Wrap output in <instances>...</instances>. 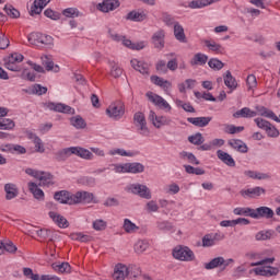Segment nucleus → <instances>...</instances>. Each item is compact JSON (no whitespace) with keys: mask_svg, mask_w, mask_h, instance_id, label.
Returning a JSON list of instances; mask_svg holds the SVG:
<instances>
[{"mask_svg":"<svg viewBox=\"0 0 280 280\" xmlns=\"http://www.w3.org/2000/svg\"><path fill=\"white\" fill-rule=\"evenodd\" d=\"M139 269L137 266H126L124 264H117L114 268L113 279L115 280H126L127 277L137 278L139 275Z\"/></svg>","mask_w":280,"mask_h":280,"instance_id":"f257e3e1","label":"nucleus"},{"mask_svg":"<svg viewBox=\"0 0 280 280\" xmlns=\"http://www.w3.org/2000/svg\"><path fill=\"white\" fill-rule=\"evenodd\" d=\"M116 174H142L145 172V166L139 162L125 163V164H112Z\"/></svg>","mask_w":280,"mask_h":280,"instance_id":"f03ea898","label":"nucleus"},{"mask_svg":"<svg viewBox=\"0 0 280 280\" xmlns=\"http://www.w3.org/2000/svg\"><path fill=\"white\" fill-rule=\"evenodd\" d=\"M106 115L109 117V119H114L115 121H119L121 117H124L126 113V108L124 105V102L116 101L112 103L105 110Z\"/></svg>","mask_w":280,"mask_h":280,"instance_id":"7ed1b4c3","label":"nucleus"},{"mask_svg":"<svg viewBox=\"0 0 280 280\" xmlns=\"http://www.w3.org/2000/svg\"><path fill=\"white\" fill-rule=\"evenodd\" d=\"M173 257L179 261H194L196 259L194 250L183 245H178L173 249Z\"/></svg>","mask_w":280,"mask_h":280,"instance_id":"20e7f679","label":"nucleus"},{"mask_svg":"<svg viewBox=\"0 0 280 280\" xmlns=\"http://www.w3.org/2000/svg\"><path fill=\"white\" fill-rule=\"evenodd\" d=\"M126 191L135 194L136 196H140V198H144V200L152 199V192L150 191V188H148V186L145 185L130 184L126 187Z\"/></svg>","mask_w":280,"mask_h":280,"instance_id":"39448f33","label":"nucleus"},{"mask_svg":"<svg viewBox=\"0 0 280 280\" xmlns=\"http://www.w3.org/2000/svg\"><path fill=\"white\" fill-rule=\"evenodd\" d=\"M24 56L19 52L11 54L7 59H4V67L9 71L19 72L21 71V66H18L20 62H23Z\"/></svg>","mask_w":280,"mask_h":280,"instance_id":"423d86ee","label":"nucleus"},{"mask_svg":"<svg viewBox=\"0 0 280 280\" xmlns=\"http://www.w3.org/2000/svg\"><path fill=\"white\" fill-rule=\"evenodd\" d=\"M135 126L138 127V130L142 137L150 136V129L148 128V121L145 120V115L141 112H137L133 115Z\"/></svg>","mask_w":280,"mask_h":280,"instance_id":"0eeeda50","label":"nucleus"},{"mask_svg":"<svg viewBox=\"0 0 280 280\" xmlns=\"http://www.w3.org/2000/svg\"><path fill=\"white\" fill-rule=\"evenodd\" d=\"M145 96L152 102V104H154V106L160 108V110H165V113H170L172 110V105H170V103H167V101H165L161 95L148 92Z\"/></svg>","mask_w":280,"mask_h":280,"instance_id":"6e6552de","label":"nucleus"},{"mask_svg":"<svg viewBox=\"0 0 280 280\" xmlns=\"http://www.w3.org/2000/svg\"><path fill=\"white\" fill-rule=\"evenodd\" d=\"M95 195L93 192H89L86 190H80L73 194V205H91V202H94Z\"/></svg>","mask_w":280,"mask_h":280,"instance_id":"1a4fd4ad","label":"nucleus"},{"mask_svg":"<svg viewBox=\"0 0 280 280\" xmlns=\"http://www.w3.org/2000/svg\"><path fill=\"white\" fill-rule=\"evenodd\" d=\"M252 215L254 220H260V218H265V220H272V218H275V210L269 207L261 206L254 209V214Z\"/></svg>","mask_w":280,"mask_h":280,"instance_id":"9d476101","label":"nucleus"},{"mask_svg":"<svg viewBox=\"0 0 280 280\" xmlns=\"http://www.w3.org/2000/svg\"><path fill=\"white\" fill-rule=\"evenodd\" d=\"M119 5H121V2H119V0H103L101 3L96 5V10H98V12H103L104 14H106L108 12L117 10Z\"/></svg>","mask_w":280,"mask_h":280,"instance_id":"9b49d317","label":"nucleus"},{"mask_svg":"<svg viewBox=\"0 0 280 280\" xmlns=\"http://www.w3.org/2000/svg\"><path fill=\"white\" fill-rule=\"evenodd\" d=\"M47 108L55 113H63L65 115H75V109L62 103H48Z\"/></svg>","mask_w":280,"mask_h":280,"instance_id":"f8f14e48","label":"nucleus"},{"mask_svg":"<svg viewBox=\"0 0 280 280\" xmlns=\"http://www.w3.org/2000/svg\"><path fill=\"white\" fill-rule=\"evenodd\" d=\"M149 119L152 121L154 128H161L162 126H170L172 124V119L166 116H156V113L150 112Z\"/></svg>","mask_w":280,"mask_h":280,"instance_id":"ddd939ff","label":"nucleus"},{"mask_svg":"<svg viewBox=\"0 0 280 280\" xmlns=\"http://www.w3.org/2000/svg\"><path fill=\"white\" fill-rule=\"evenodd\" d=\"M54 198L61 205H73V194L69 192L68 190L55 192Z\"/></svg>","mask_w":280,"mask_h":280,"instance_id":"4468645a","label":"nucleus"},{"mask_svg":"<svg viewBox=\"0 0 280 280\" xmlns=\"http://www.w3.org/2000/svg\"><path fill=\"white\" fill-rule=\"evenodd\" d=\"M252 272H255L259 277H276V275H279V268L270 266L258 267L253 269Z\"/></svg>","mask_w":280,"mask_h":280,"instance_id":"2eb2a0df","label":"nucleus"},{"mask_svg":"<svg viewBox=\"0 0 280 280\" xmlns=\"http://www.w3.org/2000/svg\"><path fill=\"white\" fill-rule=\"evenodd\" d=\"M8 115V108L0 107V130H12L14 122L12 119L4 118Z\"/></svg>","mask_w":280,"mask_h":280,"instance_id":"dca6fc26","label":"nucleus"},{"mask_svg":"<svg viewBox=\"0 0 280 280\" xmlns=\"http://www.w3.org/2000/svg\"><path fill=\"white\" fill-rule=\"evenodd\" d=\"M26 137L30 139V141H32V143H34L35 152H38L39 154L45 153V144H43V140L37 137L36 133L27 131Z\"/></svg>","mask_w":280,"mask_h":280,"instance_id":"f3484780","label":"nucleus"},{"mask_svg":"<svg viewBox=\"0 0 280 280\" xmlns=\"http://www.w3.org/2000/svg\"><path fill=\"white\" fill-rule=\"evenodd\" d=\"M255 108H256L257 115H260V117H267V119H272L277 124H280L279 116H277V114H275V112H272L261 105H257Z\"/></svg>","mask_w":280,"mask_h":280,"instance_id":"a211bd4d","label":"nucleus"},{"mask_svg":"<svg viewBox=\"0 0 280 280\" xmlns=\"http://www.w3.org/2000/svg\"><path fill=\"white\" fill-rule=\"evenodd\" d=\"M5 200H14L19 197V187L16 184L8 183L4 185Z\"/></svg>","mask_w":280,"mask_h":280,"instance_id":"6ab92c4d","label":"nucleus"},{"mask_svg":"<svg viewBox=\"0 0 280 280\" xmlns=\"http://www.w3.org/2000/svg\"><path fill=\"white\" fill-rule=\"evenodd\" d=\"M152 43L155 49H163L165 47V31H158L152 36Z\"/></svg>","mask_w":280,"mask_h":280,"instance_id":"aec40b11","label":"nucleus"},{"mask_svg":"<svg viewBox=\"0 0 280 280\" xmlns=\"http://www.w3.org/2000/svg\"><path fill=\"white\" fill-rule=\"evenodd\" d=\"M51 0H35L33 2V5L31 7V16H34V14H40V12H43V10H45V8H47V4L50 2Z\"/></svg>","mask_w":280,"mask_h":280,"instance_id":"412c9836","label":"nucleus"},{"mask_svg":"<svg viewBox=\"0 0 280 280\" xmlns=\"http://www.w3.org/2000/svg\"><path fill=\"white\" fill-rule=\"evenodd\" d=\"M49 218H51L52 222L59 226V229H68L69 221L57 212L50 211L48 213Z\"/></svg>","mask_w":280,"mask_h":280,"instance_id":"4be33fe9","label":"nucleus"},{"mask_svg":"<svg viewBox=\"0 0 280 280\" xmlns=\"http://www.w3.org/2000/svg\"><path fill=\"white\" fill-rule=\"evenodd\" d=\"M131 67L142 75H148L150 73V66L143 61H139L137 59H131Z\"/></svg>","mask_w":280,"mask_h":280,"instance_id":"5701e85b","label":"nucleus"},{"mask_svg":"<svg viewBox=\"0 0 280 280\" xmlns=\"http://www.w3.org/2000/svg\"><path fill=\"white\" fill-rule=\"evenodd\" d=\"M72 154L80 156V159H84L85 161L93 160V153L81 147H72Z\"/></svg>","mask_w":280,"mask_h":280,"instance_id":"b1692460","label":"nucleus"},{"mask_svg":"<svg viewBox=\"0 0 280 280\" xmlns=\"http://www.w3.org/2000/svg\"><path fill=\"white\" fill-rule=\"evenodd\" d=\"M211 117H189L187 118V121L189 124H192V126H197V128H205L209 126L211 122Z\"/></svg>","mask_w":280,"mask_h":280,"instance_id":"393cba45","label":"nucleus"},{"mask_svg":"<svg viewBox=\"0 0 280 280\" xmlns=\"http://www.w3.org/2000/svg\"><path fill=\"white\" fill-rule=\"evenodd\" d=\"M217 156L220 161H222V163H224L229 167H235V160L233 159V156H231V154H229L222 150H218Z\"/></svg>","mask_w":280,"mask_h":280,"instance_id":"a878e982","label":"nucleus"},{"mask_svg":"<svg viewBox=\"0 0 280 280\" xmlns=\"http://www.w3.org/2000/svg\"><path fill=\"white\" fill-rule=\"evenodd\" d=\"M233 117H235V119H240V117H243L244 119H250L253 117H257V112L252 110L248 107H243L242 109L234 113Z\"/></svg>","mask_w":280,"mask_h":280,"instance_id":"bb28decb","label":"nucleus"},{"mask_svg":"<svg viewBox=\"0 0 280 280\" xmlns=\"http://www.w3.org/2000/svg\"><path fill=\"white\" fill-rule=\"evenodd\" d=\"M229 145L242 154H246V152H248V145H246L242 140L232 139L229 141Z\"/></svg>","mask_w":280,"mask_h":280,"instance_id":"cd10ccee","label":"nucleus"},{"mask_svg":"<svg viewBox=\"0 0 280 280\" xmlns=\"http://www.w3.org/2000/svg\"><path fill=\"white\" fill-rule=\"evenodd\" d=\"M174 27V36L178 43H187V35H185V28L180 23H175Z\"/></svg>","mask_w":280,"mask_h":280,"instance_id":"c85d7f7f","label":"nucleus"},{"mask_svg":"<svg viewBox=\"0 0 280 280\" xmlns=\"http://www.w3.org/2000/svg\"><path fill=\"white\" fill-rule=\"evenodd\" d=\"M126 21H133L135 23H141V21H145L147 15L143 12L139 11H130L126 16Z\"/></svg>","mask_w":280,"mask_h":280,"instance_id":"c756f323","label":"nucleus"},{"mask_svg":"<svg viewBox=\"0 0 280 280\" xmlns=\"http://www.w3.org/2000/svg\"><path fill=\"white\" fill-rule=\"evenodd\" d=\"M28 189L36 200H45V192L43 191V189L38 188V185H36V183H28Z\"/></svg>","mask_w":280,"mask_h":280,"instance_id":"7c9ffc66","label":"nucleus"},{"mask_svg":"<svg viewBox=\"0 0 280 280\" xmlns=\"http://www.w3.org/2000/svg\"><path fill=\"white\" fill-rule=\"evenodd\" d=\"M37 180H39V185H43L44 187H49L50 185H54V175H51L50 173L39 172Z\"/></svg>","mask_w":280,"mask_h":280,"instance_id":"2f4dec72","label":"nucleus"},{"mask_svg":"<svg viewBox=\"0 0 280 280\" xmlns=\"http://www.w3.org/2000/svg\"><path fill=\"white\" fill-rule=\"evenodd\" d=\"M42 65L46 68V71H54V73L60 72V67L54 65V61L48 56L42 57Z\"/></svg>","mask_w":280,"mask_h":280,"instance_id":"473e14b6","label":"nucleus"},{"mask_svg":"<svg viewBox=\"0 0 280 280\" xmlns=\"http://www.w3.org/2000/svg\"><path fill=\"white\" fill-rule=\"evenodd\" d=\"M224 266V257L219 256L205 264L206 270H214V268H222Z\"/></svg>","mask_w":280,"mask_h":280,"instance_id":"72a5a7b5","label":"nucleus"},{"mask_svg":"<svg viewBox=\"0 0 280 280\" xmlns=\"http://www.w3.org/2000/svg\"><path fill=\"white\" fill-rule=\"evenodd\" d=\"M73 154V147L62 149L55 153L56 161H67Z\"/></svg>","mask_w":280,"mask_h":280,"instance_id":"f704fd0d","label":"nucleus"},{"mask_svg":"<svg viewBox=\"0 0 280 280\" xmlns=\"http://www.w3.org/2000/svg\"><path fill=\"white\" fill-rule=\"evenodd\" d=\"M70 124L73 128H77V130H84V128H86V120H84L80 115L71 117Z\"/></svg>","mask_w":280,"mask_h":280,"instance_id":"c9c22d12","label":"nucleus"},{"mask_svg":"<svg viewBox=\"0 0 280 280\" xmlns=\"http://www.w3.org/2000/svg\"><path fill=\"white\" fill-rule=\"evenodd\" d=\"M223 80L225 86H228V89H231V91H235V89H237V81L234 79L233 74H231V71L228 70L225 72Z\"/></svg>","mask_w":280,"mask_h":280,"instance_id":"e433bc0d","label":"nucleus"},{"mask_svg":"<svg viewBox=\"0 0 280 280\" xmlns=\"http://www.w3.org/2000/svg\"><path fill=\"white\" fill-rule=\"evenodd\" d=\"M244 174L248 178H253L254 180H268L270 178L269 174L259 173V172H255V171H245Z\"/></svg>","mask_w":280,"mask_h":280,"instance_id":"4c0bfd02","label":"nucleus"},{"mask_svg":"<svg viewBox=\"0 0 280 280\" xmlns=\"http://www.w3.org/2000/svg\"><path fill=\"white\" fill-rule=\"evenodd\" d=\"M108 65L110 67V71L109 74L112 75V78H121L122 73H124V69H121V67H119V63L115 62V61H108Z\"/></svg>","mask_w":280,"mask_h":280,"instance_id":"58836bf2","label":"nucleus"},{"mask_svg":"<svg viewBox=\"0 0 280 280\" xmlns=\"http://www.w3.org/2000/svg\"><path fill=\"white\" fill-rule=\"evenodd\" d=\"M207 60H209V57L207 55L202 52H198L190 60V65L191 67H196L198 65L203 66V65H207Z\"/></svg>","mask_w":280,"mask_h":280,"instance_id":"ea45409f","label":"nucleus"},{"mask_svg":"<svg viewBox=\"0 0 280 280\" xmlns=\"http://www.w3.org/2000/svg\"><path fill=\"white\" fill-rule=\"evenodd\" d=\"M275 235V231L272 230H266V231H259L255 235L256 242H266L268 240H272V236Z\"/></svg>","mask_w":280,"mask_h":280,"instance_id":"a19ab883","label":"nucleus"},{"mask_svg":"<svg viewBox=\"0 0 280 280\" xmlns=\"http://www.w3.org/2000/svg\"><path fill=\"white\" fill-rule=\"evenodd\" d=\"M203 43L206 47L210 49V51H215L217 54H222V51H224L222 45L215 43L214 40L205 39Z\"/></svg>","mask_w":280,"mask_h":280,"instance_id":"79ce46f5","label":"nucleus"},{"mask_svg":"<svg viewBox=\"0 0 280 280\" xmlns=\"http://www.w3.org/2000/svg\"><path fill=\"white\" fill-rule=\"evenodd\" d=\"M156 229L163 233H172L174 231V224L170 221H160L156 223Z\"/></svg>","mask_w":280,"mask_h":280,"instance_id":"37998d69","label":"nucleus"},{"mask_svg":"<svg viewBox=\"0 0 280 280\" xmlns=\"http://www.w3.org/2000/svg\"><path fill=\"white\" fill-rule=\"evenodd\" d=\"M234 215H245L246 218H253L255 209L252 208H235L233 210Z\"/></svg>","mask_w":280,"mask_h":280,"instance_id":"c03bdc74","label":"nucleus"},{"mask_svg":"<svg viewBox=\"0 0 280 280\" xmlns=\"http://www.w3.org/2000/svg\"><path fill=\"white\" fill-rule=\"evenodd\" d=\"M122 229L126 233H137V231H139V226L130 221V219L124 220Z\"/></svg>","mask_w":280,"mask_h":280,"instance_id":"a18cd8bd","label":"nucleus"},{"mask_svg":"<svg viewBox=\"0 0 280 280\" xmlns=\"http://www.w3.org/2000/svg\"><path fill=\"white\" fill-rule=\"evenodd\" d=\"M63 16L67 19H75L78 16H82V13L78 8H68L62 11Z\"/></svg>","mask_w":280,"mask_h":280,"instance_id":"49530a36","label":"nucleus"},{"mask_svg":"<svg viewBox=\"0 0 280 280\" xmlns=\"http://www.w3.org/2000/svg\"><path fill=\"white\" fill-rule=\"evenodd\" d=\"M42 38H43V33H31L27 36L28 43H31V45H35L36 47H40Z\"/></svg>","mask_w":280,"mask_h":280,"instance_id":"de8ad7c7","label":"nucleus"},{"mask_svg":"<svg viewBox=\"0 0 280 280\" xmlns=\"http://www.w3.org/2000/svg\"><path fill=\"white\" fill-rule=\"evenodd\" d=\"M0 246L2 247V252L7 250V253L14 254L18 250L16 245L12 241H2Z\"/></svg>","mask_w":280,"mask_h":280,"instance_id":"09e8293b","label":"nucleus"},{"mask_svg":"<svg viewBox=\"0 0 280 280\" xmlns=\"http://www.w3.org/2000/svg\"><path fill=\"white\" fill-rule=\"evenodd\" d=\"M52 270H56L57 272H69L71 270V265L69 262H61V264H56L54 262L51 265Z\"/></svg>","mask_w":280,"mask_h":280,"instance_id":"8fccbe9b","label":"nucleus"},{"mask_svg":"<svg viewBox=\"0 0 280 280\" xmlns=\"http://www.w3.org/2000/svg\"><path fill=\"white\" fill-rule=\"evenodd\" d=\"M207 0H191L188 3V8L190 10H202V8H207Z\"/></svg>","mask_w":280,"mask_h":280,"instance_id":"3c124183","label":"nucleus"},{"mask_svg":"<svg viewBox=\"0 0 280 280\" xmlns=\"http://www.w3.org/2000/svg\"><path fill=\"white\" fill-rule=\"evenodd\" d=\"M5 14L10 16V19H19L21 16V12L12 7V4H5L3 8Z\"/></svg>","mask_w":280,"mask_h":280,"instance_id":"603ef678","label":"nucleus"},{"mask_svg":"<svg viewBox=\"0 0 280 280\" xmlns=\"http://www.w3.org/2000/svg\"><path fill=\"white\" fill-rule=\"evenodd\" d=\"M189 143H192V145H202L205 143V137H202V133L197 132L192 136L188 137Z\"/></svg>","mask_w":280,"mask_h":280,"instance_id":"864d4df0","label":"nucleus"},{"mask_svg":"<svg viewBox=\"0 0 280 280\" xmlns=\"http://www.w3.org/2000/svg\"><path fill=\"white\" fill-rule=\"evenodd\" d=\"M30 93L32 95H45L47 93V86H43L40 84H34L30 89Z\"/></svg>","mask_w":280,"mask_h":280,"instance_id":"5fc2aeb1","label":"nucleus"},{"mask_svg":"<svg viewBox=\"0 0 280 280\" xmlns=\"http://www.w3.org/2000/svg\"><path fill=\"white\" fill-rule=\"evenodd\" d=\"M148 241L140 240L135 244V252L141 255V253H145V250H148Z\"/></svg>","mask_w":280,"mask_h":280,"instance_id":"6e6d98bb","label":"nucleus"},{"mask_svg":"<svg viewBox=\"0 0 280 280\" xmlns=\"http://www.w3.org/2000/svg\"><path fill=\"white\" fill-rule=\"evenodd\" d=\"M208 65L210 69H214V71H220L221 69H224V62H222L220 59L212 58L208 61Z\"/></svg>","mask_w":280,"mask_h":280,"instance_id":"4d7b16f0","label":"nucleus"},{"mask_svg":"<svg viewBox=\"0 0 280 280\" xmlns=\"http://www.w3.org/2000/svg\"><path fill=\"white\" fill-rule=\"evenodd\" d=\"M184 167H185V172L187 174H195L196 176L205 175V170H202L200 167H194L191 165H184Z\"/></svg>","mask_w":280,"mask_h":280,"instance_id":"13d9d810","label":"nucleus"},{"mask_svg":"<svg viewBox=\"0 0 280 280\" xmlns=\"http://www.w3.org/2000/svg\"><path fill=\"white\" fill-rule=\"evenodd\" d=\"M39 45H43L44 47L51 49V47H54V37H51L49 35L42 34V39H40Z\"/></svg>","mask_w":280,"mask_h":280,"instance_id":"bf43d9fd","label":"nucleus"},{"mask_svg":"<svg viewBox=\"0 0 280 280\" xmlns=\"http://www.w3.org/2000/svg\"><path fill=\"white\" fill-rule=\"evenodd\" d=\"M94 231H106L107 223L102 219H96L92 224Z\"/></svg>","mask_w":280,"mask_h":280,"instance_id":"052dcab7","label":"nucleus"},{"mask_svg":"<svg viewBox=\"0 0 280 280\" xmlns=\"http://www.w3.org/2000/svg\"><path fill=\"white\" fill-rule=\"evenodd\" d=\"M145 209L148 213H158L159 211V203L155 200H150L145 205Z\"/></svg>","mask_w":280,"mask_h":280,"instance_id":"680f3d73","label":"nucleus"},{"mask_svg":"<svg viewBox=\"0 0 280 280\" xmlns=\"http://www.w3.org/2000/svg\"><path fill=\"white\" fill-rule=\"evenodd\" d=\"M202 246L203 248H209L211 246H215V241H213V236L207 234L202 237Z\"/></svg>","mask_w":280,"mask_h":280,"instance_id":"e2e57ef3","label":"nucleus"},{"mask_svg":"<svg viewBox=\"0 0 280 280\" xmlns=\"http://www.w3.org/2000/svg\"><path fill=\"white\" fill-rule=\"evenodd\" d=\"M255 124L258 128H260V130H268V127L270 126V121L264 119V118H256Z\"/></svg>","mask_w":280,"mask_h":280,"instance_id":"0e129e2a","label":"nucleus"},{"mask_svg":"<svg viewBox=\"0 0 280 280\" xmlns=\"http://www.w3.org/2000/svg\"><path fill=\"white\" fill-rule=\"evenodd\" d=\"M110 156H115V154H118L119 156H135V153L127 152L124 149H114L109 151Z\"/></svg>","mask_w":280,"mask_h":280,"instance_id":"69168bd1","label":"nucleus"},{"mask_svg":"<svg viewBox=\"0 0 280 280\" xmlns=\"http://www.w3.org/2000/svg\"><path fill=\"white\" fill-rule=\"evenodd\" d=\"M265 132L268 137H271L272 139H277V137H279V129H277V127H275L272 124H270Z\"/></svg>","mask_w":280,"mask_h":280,"instance_id":"338daca9","label":"nucleus"},{"mask_svg":"<svg viewBox=\"0 0 280 280\" xmlns=\"http://www.w3.org/2000/svg\"><path fill=\"white\" fill-rule=\"evenodd\" d=\"M246 84L248 86V90L257 88V77L255 74H249L246 79Z\"/></svg>","mask_w":280,"mask_h":280,"instance_id":"774afa93","label":"nucleus"}]
</instances>
